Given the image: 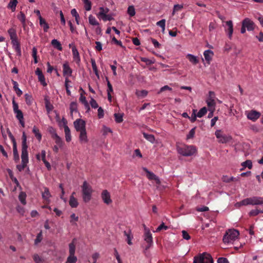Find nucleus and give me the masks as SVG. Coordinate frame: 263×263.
<instances>
[{"instance_id":"obj_33","label":"nucleus","mask_w":263,"mask_h":263,"mask_svg":"<svg viewBox=\"0 0 263 263\" xmlns=\"http://www.w3.org/2000/svg\"><path fill=\"white\" fill-rule=\"evenodd\" d=\"M70 114L71 116H72L73 112H77L78 111V104L77 102H72L70 104Z\"/></svg>"},{"instance_id":"obj_8","label":"nucleus","mask_w":263,"mask_h":263,"mask_svg":"<svg viewBox=\"0 0 263 263\" xmlns=\"http://www.w3.org/2000/svg\"><path fill=\"white\" fill-rule=\"evenodd\" d=\"M73 125L76 130L77 132H81L82 131L86 130V123L85 122L81 119H77L74 122Z\"/></svg>"},{"instance_id":"obj_50","label":"nucleus","mask_w":263,"mask_h":263,"mask_svg":"<svg viewBox=\"0 0 263 263\" xmlns=\"http://www.w3.org/2000/svg\"><path fill=\"white\" fill-rule=\"evenodd\" d=\"M43 239L42 232L41 231L39 233L37 234L36 237L34 240V244L37 245L39 243H40Z\"/></svg>"},{"instance_id":"obj_23","label":"nucleus","mask_w":263,"mask_h":263,"mask_svg":"<svg viewBox=\"0 0 263 263\" xmlns=\"http://www.w3.org/2000/svg\"><path fill=\"white\" fill-rule=\"evenodd\" d=\"M76 194L75 192H73L71 195L69 201V204L71 208H77L78 206L79 203L77 198L74 197Z\"/></svg>"},{"instance_id":"obj_19","label":"nucleus","mask_w":263,"mask_h":263,"mask_svg":"<svg viewBox=\"0 0 263 263\" xmlns=\"http://www.w3.org/2000/svg\"><path fill=\"white\" fill-rule=\"evenodd\" d=\"M251 205H262L263 204V197L260 196H253L251 197Z\"/></svg>"},{"instance_id":"obj_48","label":"nucleus","mask_w":263,"mask_h":263,"mask_svg":"<svg viewBox=\"0 0 263 263\" xmlns=\"http://www.w3.org/2000/svg\"><path fill=\"white\" fill-rule=\"evenodd\" d=\"M196 127H195L191 129V130L189 132V134L186 136V139H190L193 138L195 134V130H196Z\"/></svg>"},{"instance_id":"obj_6","label":"nucleus","mask_w":263,"mask_h":263,"mask_svg":"<svg viewBox=\"0 0 263 263\" xmlns=\"http://www.w3.org/2000/svg\"><path fill=\"white\" fill-rule=\"evenodd\" d=\"M215 135L216 138L218 139V142L221 143H226L232 139L231 136L222 134L221 130H217L215 132Z\"/></svg>"},{"instance_id":"obj_17","label":"nucleus","mask_w":263,"mask_h":263,"mask_svg":"<svg viewBox=\"0 0 263 263\" xmlns=\"http://www.w3.org/2000/svg\"><path fill=\"white\" fill-rule=\"evenodd\" d=\"M260 116V114L259 112L255 110H251L248 114L247 117L249 119L255 121L259 118Z\"/></svg>"},{"instance_id":"obj_12","label":"nucleus","mask_w":263,"mask_h":263,"mask_svg":"<svg viewBox=\"0 0 263 263\" xmlns=\"http://www.w3.org/2000/svg\"><path fill=\"white\" fill-rule=\"evenodd\" d=\"M214 96V92H209V97L206 101L207 105L210 108L209 110H215V102L213 98Z\"/></svg>"},{"instance_id":"obj_27","label":"nucleus","mask_w":263,"mask_h":263,"mask_svg":"<svg viewBox=\"0 0 263 263\" xmlns=\"http://www.w3.org/2000/svg\"><path fill=\"white\" fill-rule=\"evenodd\" d=\"M40 25L43 27L44 32H47L49 28L48 24L46 23V21L42 17L41 15L39 16Z\"/></svg>"},{"instance_id":"obj_58","label":"nucleus","mask_w":263,"mask_h":263,"mask_svg":"<svg viewBox=\"0 0 263 263\" xmlns=\"http://www.w3.org/2000/svg\"><path fill=\"white\" fill-rule=\"evenodd\" d=\"M33 258L35 263H43V259L37 254H34Z\"/></svg>"},{"instance_id":"obj_28","label":"nucleus","mask_w":263,"mask_h":263,"mask_svg":"<svg viewBox=\"0 0 263 263\" xmlns=\"http://www.w3.org/2000/svg\"><path fill=\"white\" fill-rule=\"evenodd\" d=\"M79 139L81 143H87L88 141L86 130H83L80 132Z\"/></svg>"},{"instance_id":"obj_51","label":"nucleus","mask_w":263,"mask_h":263,"mask_svg":"<svg viewBox=\"0 0 263 263\" xmlns=\"http://www.w3.org/2000/svg\"><path fill=\"white\" fill-rule=\"evenodd\" d=\"M127 13L130 16H134L135 15V9L133 6H130L127 9Z\"/></svg>"},{"instance_id":"obj_9","label":"nucleus","mask_w":263,"mask_h":263,"mask_svg":"<svg viewBox=\"0 0 263 263\" xmlns=\"http://www.w3.org/2000/svg\"><path fill=\"white\" fill-rule=\"evenodd\" d=\"M142 170L146 173V177L149 180H155L157 184H160L161 182L159 178L153 172L149 171L146 167H143Z\"/></svg>"},{"instance_id":"obj_2","label":"nucleus","mask_w":263,"mask_h":263,"mask_svg":"<svg viewBox=\"0 0 263 263\" xmlns=\"http://www.w3.org/2000/svg\"><path fill=\"white\" fill-rule=\"evenodd\" d=\"M92 189L87 181H85L82 186V198L84 202H88L91 199Z\"/></svg>"},{"instance_id":"obj_38","label":"nucleus","mask_w":263,"mask_h":263,"mask_svg":"<svg viewBox=\"0 0 263 263\" xmlns=\"http://www.w3.org/2000/svg\"><path fill=\"white\" fill-rule=\"evenodd\" d=\"M100 11L98 13V17H101L102 16H104V15H106L107 13L109 12V9L106 8H104L103 7H100Z\"/></svg>"},{"instance_id":"obj_53","label":"nucleus","mask_w":263,"mask_h":263,"mask_svg":"<svg viewBox=\"0 0 263 263\" xmlns=\"http://www.w3.org/2000/svg\"><path fill=\"white\" fill-rule=\"evenodd\" d=\"M168 229V227L164 224V222H162L156 230V232H158L161 230H166Z\"/></svg>"},{"instance_id":"obj_24","label":"nucleus","mask_w":263,"mask_h":263,"mask_svg":"<svg viewBox=\"0 0 263 263\" xmlns=\"http://www.w3.org/2000/svg\"><path fill=\"white\" fill-rule=\"evenodd\" d=\"M12 46L15 50L16 54L18 56L21 55V45L18 41H14V42L11 43Z\"/></svg>"},{"instance_id":"obj_57","label":"nucleus","mask_w":263,"mask_h":263,"mask_svg":"<svg viewBox=\"0 0 263 263\" xmlns=\"http://www.w3.org/2000/svg\"><path fill=\"white\" fill-rule=\"evenodd\" d=\"M7 133L9 138L10 139L12 142V144H16V142L15 139V138L14 137V136H13V135L12 134V133H11L9 129H7Z\"/></svg>"},{"instance_id":"obj_34","label":"nucleus","mask_w":263,"mask_h":263,"mask_svg":"<svg viewBox=\"0 0 263 263\" xmlns=\"http://www.w3.org/2000/svg\"><path fill=\"white\" fill-rule=\"evenodd\" d=\"M124 236H126V237H127L126 241H127V243L129 245H131L132 244V239L133 238V236L131 235L130 231V230H128V231H124Z\"/></svg>"},{"instance_id":"obj_43","label":"nucleus","mask_w":263,"mask_h":263,"mask_svg":"<svg viewBox=\"0 0 263 263\" xmlns=\"http://www.w3.org/2000/svg\"><path fill=\"white\" fill-rule=\"evenodd\" d=\"M84 4V8L86 11H89L91 9V3L89 0H82Z\"/></svg>"},{"instance_id":"obj_44","label":"nucleus","mask_w":263,"mask_h":263,"mask_svg":"<svg viewBox=\"0 0 263 263\" xmlns=\"http://www.w3.org/2000/svg\"><path fill=\"white\" fill-rule=\"evenodd\" d=\"M207 112V109L205 107H203L202 108H201L198 112L197 114V116L199 118L202 117L204 115L206 114Z\"/></svg>"},{"instance_id":"obj_3","label":"nucleus","mask_w":263,"mask_h":263,"mask_svg":"<svg viewBox=\"0 0 263 263\" xmlns=\"http://www.w3.org/2000/svg\"><path fill=\"white\" fill-rule=\"evenodd\" d=\"M239 232L235 229H230L227 231L223 237V241L224 243H231L238 238Z\"/></svg>"},{"instance_id":"obj_7","label":"nucleus","mask_w":263,"mask_h":263,"mask_svg":"<svg viewBox=\"0 0 263 263\" xmlns=\"http://www.w3.org/2000/svg\"><path fill=\"white\" fill-rule=\"evenodd\" d=\"M144 229V240L147 243V245L145 246V250H148L153 244V237L149 229L147 228H145Z\"/></svg>"},{"instance_id":"obj_14","label":"nucleus","mask_w":263,"mask_h":263,"mask_svg":"<svg viewBox=\"0 0 263 263\" xmlns=\"http://www.w3.org/2000/svg\"><path fill=\"white\" fill-rule=\"evenodd\" d=\"M35 73L37 76L39 81L41 82V83L44 86H46L47 83L45 82V79L41 69L39 68H36Z\"/></svg>"},{"instance_id":"obj_26","label":"nucleus","mask_w":263,"mask_h":263,"mask_svg":"<svg viewBox=\"0 0 263 263\" xmlns=\"http://www.w3.org/2000/svg\"><path fill=\"white\" fill-rule=\"evenodd\" d=\"M12 83L13 85V89L15 91L16 95L18 97H20L22 94V91L18 88V84L16 81H14L13 80H11Z\"/></svg>"},{"instance_id":"obj_59","label":"nucleus","mask_w":263,"mask_h":263,"mask_svg":"<svg viewBox=\"0 0 263 263\" xmlns=\"http://www.w3.org/2000/svg\"><path fill=\"white\" fill-rule=\"evenodd\" d=\"M17 18L21 23H24L26 21L25 15L22 12H20V14L17 15Z\"/></svg>"},{"instance_id":"obj_21","label":"nucleus","mask_w":263,"mask_h":263,"mask_svg":"<svg viewBox=\"0 0 263 263\" xmlns=\"http://www.w3.org/2000/svg\"><path fill=\"white\" fill-rule=\"evenodd\" d=\"M72 52L73 60L76 62L77 64H79L80 62L81 59L79 53L76 46H74L72 47Z\"/></svg>"},{"instance_id":"obj_22","label":"nucleus","mask_w":263,"mask_h":263,"mask_svg":"<svg viewBox=\"0 0 263 263\" xmlns=\"http://www.w3.org/2000/svg\"><path fill=\"white\" fill-rule=\"evenodd\" d=\"M214 53L211 50H206L204 51L203 53L204 57L206 63L210 64L211 61L212 60V57Z\"/></svg>"},{"instance_id":"obj_16","label":"nucleus","mask_w":263,"mask_h":263,"mask_svg":"<svg viewBox=\"0 0 263 263\" xmlns=\"http://www.w3.org/2000/svg\"><path fill=\"white\" fill-rule=\"evenodd\" d=\"M62 121H63L64 124V132L65 134V139L67 142H70L71 140L70 130L68 126L66 125L67 122L65 119H63Z\"/></svg>"},{"instance_id":"obj_31","label":"nucleus","mask_w":263,"mask_h":263,"mask_svg":"<svg viewBox=\"0 0 263 263\" xmlns=\"http://www.w3.org/2000/svg\"><path fill=\"white\" fill-rule=\"evenodd\" d=\"M13 159L14 160L17 162L20 160L19 154L17 149V145L14 144L13 145Z\"/></svg>"},{"instance_id":"obj_63","label":"nucleus","mask_w":263,"mask_h":263,"mask_svg":"<svg viewBox=\"0 0 263 263\" xmlns=\"http://www.w3.org/2000/svg\"><path fill=\"white\" fill-rule=\"evenodd\" d=\"M90 104V105L92 108H97L98 107V104L97 101L93 98L91 99Z\"/></svg>"},{"instance_id":"obj_25","label":"nucleus","mask_w":263,"mask_h":263,"mask_svg":"<svg viewBox=\"0 0 263 263\" xmlns=\"http://www.w3.org/2000/svg\"><path fill=\"white\" fill-rule=\"evenodd\" d=\"M76 241L75 238L73 239L72 242L69 244V255H74L76 251Z\"/></svg>"},{"instance_id":"obj_37","label":"nucleus","mask_w":263,"mask_h":263,"mask_svg":"<svg viewBox=\"0 0 263 263\" xmlns=\"http://www.w3.org/2000/svg\"><path fill=\"white\" fill-rule=\"evenodd\" d=\"M17 4V0H11L8 4V8H10L12 11H14Z\"/></svg>"},{"instance_id":"obj_55","label":"nucleus","mask_w":263,"mask_h":263,"mask_svg":"<svg viewBox=\"0 0 263 263\" xmlns=\"http://www.w3.org/2000/svg\"><path fill=\"white\" fill-rule=\"evenodd\" d=\"M157 25L158 26H160L162 28V31H164L165 30V20L163 19V20H161L158 21L157 23Z\"/></svg>"},{"instance_id":"obj_10","label":"nucleus","mask_w":263,"mask_h":263,"mask_svg":"<svg viewBox=\"0 0 263 263\" xmlns=\"http://www.w3.org/2000/svg\"><path fill=\"white\" fill-rule=\"evenodd\" d=\"M72 70L70 67L67 62H65L63 64V74L64 77H69L71 76Z\"/></svg>"},{"instance_id":"obj_46","label":"nucleus","mask_w":263,"mask_h":263,"mask_svg":"<svg viewBox=\"0 0 263 263\" xmlns=\"http://www.w3.org/2000/svg\"><path fill=\"white\" fill-rule=\"evenodd\" d=\"M115 121L117 123H121L123 121V115L121 114H114Z\"/></svg>"},{"instance_id":"obj_15","label":"nucleus","mask_w":263,"mask_h":263,"mask_svg":"<svg viewBox=\"0 0 263 263\" xmlns=\"http://www.w3.org/2000/svg\"><path fill=\"white\" fill-rule=\"evenodd\" d=\"M226 24L228 28L226 29V31L228 33L229 38L231 40L233 33V25L232 21H228L226 22Z\"/></svg>"},{"instance_id":"obj_1","label":"nucleus","mask_w":263,"mask_h":263,"mask_svg":"<svg viewBox=\"0 0 263 263\" xmlns=\"http://www.w3.org/2000/svg\"><path fill=\"white\" fill-rule=\"evenodd\" d=\"M22 152H21V159H22V164L17 165L16 166L17 169L20 171L22 172L27 166V164L28 163V145L27 144V136L25 133H23L22 137Z\"/></svg>"},{"instance_id":"obj_41","label":"nucleus","mask_w":263,"mask_h":263,"mask_svg":"<svg viewBox=\"0 0 263 263\" xmlns=\"http://www.w3.org/2000/svg\"><path fill=\"white\" fill-rule=\"evenodd\" d=\"M251 197L246 198L242 201H241L240 202L237 203V204H239L240 205H251Z\"/></svg>"},{"instance_id":"obj_36","label":"nucleus","mask_w":263,"mask_h":263,"mask_svg":"<svg viewBox=\"0 0 263 263\" xmlns=\"http://www.w3.org/2000/svg\"><path fill=\"white\" fill-rule=\"evenodd\" d=\"M32 132L34 133L36 138L40 141L42 139V135L40 133L39 129L35 126H34L32 129Z\"/></svg>"},{"instance_id":"obj_56","label":"nucleus","mask_w":263,"mask_h":263,"mask_svg":"<svg viewBox=\"0 0 263 263\" xmlns=\"http://www.w3.org/2000/svg\"><path fill=\"white\" fill-rule=\"evenodd\" d=\"M183 8V6L179 4L175 5L173 8V12L172 15H174L175 13L177 11L181 10Z\"/></svg>"},{"instance_id":"obj_20","label":"nucleus","mask_w":263,"mask_h":263,"mask_svg":"<svg viewBox=\"0 0 263 263\" xmlns=\"http://www.w3.org/2000/svg\"><path fill=\"white\" fill-rule=\"evenodd\" d=\"M11 43L18 41L16 31L13 28H11L8 30Z\"/></svg>"},{"instance_id":"obj_39","label":"nucleus","mask_w":263,"mask_h":263,"mask_svg":"<svg viewBox=\"0 0 263 263\" xmlns=\"http://www.w3.org/2000/svg\"><path fill=\"white\" fill-rule=\"evenodd\" d=\"M222 180L223 182L229 183L231 181H236L237 179L233 177H229L228 176H223L222 178Z\"/></svg>"},{"instance_id":"obj_62","label":"nucleus","mask_w":263,"mask_h":263,"mask_svg":"<svg viewBox=\"0 0 263 263\" xmlns=\"http://www.w3.org/2000/svg\"><path fill=\"white\" fill-rule=\"evenodd\" d=\"M98 116L99 119L104 117V110L101 107H99L98 109Z\"/></svg>"},{"instance_id":"obj_18","label":"nucleus","mask_w":263,"mask_h":263,"mask_svg":"<svg viewBox=\"0 0 263 263\" xmlns=\"http://www.w3.org/2000/svg\"><path fill=\"white\" fill-rule=\"evenodd\" d=\"M44 190V192H43L42 193V198L46 203H49L50 202L49 198L51 196L49 192V190L47 187H45Z\"/></svg>"},{"instance_id":"obj_47","label":"nucleus","mask_w":263,"mask_h":263,"mask_svg":"<svg viewBox=\"0 0 263 263\" xmlns=\"http://www.w3.org/2000/svg\"><path fill=\"white\" fill-rule=\"evenodd\" d=\"M241 165L244 168L248 167L249 169H251L252 167V163L251 160H247L246 161L242 162Z\"/></svg>"},{"instance_id":"obj_11","label":"nucleus","mask_w":263,"mask_h":263,"mask_svg":"<svg viewBox=\"0 0 263 263\" xmlns=\"http://www.w3.org/2000/svg\"><path fill=\"white\" fill-rule=\"evenodd\" d=\"M101 198L103 202L106 204H109L112 202L110 193L106 190H104L102 191L101 193Z\"/></svg>"},{"instance_id":"obj_45","label":"nucleus","mask_w":263,"mask_h":263,"mask_svg":"<svg viewBox=\"0 0 263 263\" xmlns=\"http://www.w3.org/2000/svg\"><path fill=\"white\" fill-rule=\"evenodd\" d=\"M52 139L55 141V143L59 146L61 147L63 144V141L61 138L58 136H56L52 138Z\"/></svg>"},{"instance_id":"obj_64","label":"nucleus","mask_w":263,"mask_h":263,"mask_svg":"<svg viewBox=\"0 0 263 263\" xmlns=\"http://www.w3.org/2000/svg\"><path fill=\"white\" fill-rule=\"evenodd\" d=\"M217 263H229L228 260L224 257H220L217 260Z\"/></svg>"},{"instance_id":"obj_52","label":"nucleus","mask_w":263,"mask_h":263,"mask_svg":"<svg viewBox=\"0 0 263 263\" xmlns=\"http://www.w3.org/2000/svg\"><path fill=\"white\" fill-rule=\"evenodd\" d=\"M48 131L49 133V134L51 135L52 138L58 135L56 133V130L55 129V128H54L52 126H49L48 127Z\"/></svg>"},{"instance_id":"obj_32","label":"nucleus","mask_w":263,"mask_h":263,"mask_svg":"<svg viewBox=\"0 0 263 263\" xmlns=\"http://www.w3.org/2000/svg\"><path fill=\"white\" fill-rule=\"evenodd\" d=\"M27 197V195L24 192H21L18 195V199L21 203L23 205L26 204V198Z\"/></svg>"},{"instance_id":"obj_60","label":"nucleus","mask_w":263,"mask_h":263,"mask_svg":"<svg viewBox=\"0 0 263 263\" xmlns=\"http://www.w3.org/2000/svg\"><path fill=\"white\" fill-rule=\"evenodd\" d=\"M106 81H107V92H109V93H111L112 92H113V88H112V86L111 84V83H110L108 78H106Z\"/></svg>"},{"instance_id":"obj_42","label":"nucleus","mask_w":263,"mask_h":263,"mask_svg":"<svg viewBox=\"0 0 263 263\" xmlns=\"http://www.w3.org/2000/svg\"><path fill=\"white\" fill-rule=\"evenodd\" d=\"M77 257L74 255H69L67 259V263H76L77 261Z\"/></svg>"},{"instance_id":"obj_61","label":"nucleus","mask_w":263,"mask_h":263,"mask_svg":"<svg viewBox=\"0 0 263 263\" xmlns=\"http://www.w3.org/2000/svg\"><path fill=\"white\" fill-rule=\"evenodd\" d=\"M101 18L105 22L114 20V18L111 15L107 14H106V15H104L103 16H102Z\"/></svg>"},{"instance_id":"obj_40","label":"nucleus","mask_w":263,"mask_h":263,"mask_svg":"<svg viewBox=\"0 0 263 263\" xmlns=\"http://www.w3.org/2000/svg\"><path fill=\"white\" fill-rule=\"evenodd\" d=\"M89 23L91 25H98L99 26V24L96 19V18L92 16V15H90L88 17Z\"/></svg>"},{"instance_id":"obj_54","label":"nucleus","mask_w":263,"mask_h":263,"mask_svg":"<svg viewBox=\"0 0 263 263\" xmlns=\"http://www.w3.org/2000/svg\"><path fill=\"white\" fill-rule=\"evenodd\" d=\"M148 92L146 90H142L141 91H137L136 95L138 97H145L147 95Z\"/></svg>"},{"instance_id":"obj_49","label":"nucleus","mask_w":263,"mask_h":263,"mask_svg":"<svg viewBox=\"0 0 263 263\" xmlns=\"http://www.w3.org/2000/svg\"><path fill=\"white\" fill-rule=\"evenodd\" d=\"M259 213L260 210L256 208L255 209H253L250 211L248 214L250 217H253L258 215Z\"/></svg>"},{"instance_id":"obj_30","label":"nucleus","mask_w":263,"mask_h":263,"mask_svg":"<svg viewBox=\"0 0 263 263\" xmlns=\"http://www.w3.org/2000/svg\"><path fill=\"white\" fill-rule=\"evenodd\" d=\"M51 45L54 47V48H56L57 49L62 51L63 49L62 45L61 43L58 41L56 39H53L51 41Z\"/></svg>"},{"instance_id":"obj_29","label":"nucleus","mask_w":263,"mask_h":263,"mask_svg":"<svg viewBox=\"0 0 263 263\" xmlns=\"http://www.w3.org/2000/svg\"><path fill=\"white\" fill-rule=\"evenodd\" d=\"M186 58L189 60V61L194 65H196L199 62V60L198 58L191 54H187Z\"/></svg>"},{"instance_id":"obj_35","label":"nucleus","mask_w":263,"mask_h":263,"mask_svg":"<svg viewBox=\"0 0 263 263\" xmlns=\"http://www.w3.org/2000/svg\"><path fill=\"white\" fill-rule=\"evenodd\" d=\"M143 137L148 141L153 143L155 141V137L153 135L148 134L145 133H143Z\"/></svg>"},{"instance_id":"obj_13","label":"nucleus","mask_w":263,"mask_h":263,"mask_svg":"<svg viewBox=\"0 0 263 263\" xmlns=\"http://www.w3.org/2000/svg\"><path fill=\"white\" fill-rule=\"evenodd\" d=\"M242 24L246 27L248 31H252L255 28V24L249 18H245L242 21Z\"/></svg>"},{"instance_id":"obj_5","label":"nucleus","mask_w":263,"mask_h":263,"mask_svg":"<svg viewBox=\"0 0 263 263\" xmlns=\"http://www.w3.org/2000/svg\"><path fill=\"white\" fill-rule=\"evenodd\" d=\"M194 263H213V259L210 254L203 253L194 257Z\"/></svg>"},{"instance_id":"obj_4","label":"nucleus","mask_w":263,"mask_h":263,"mask_svg":"<svg viewBox=\"0 0 263 263\" xmlns=\"http://www.w3.org/2000/svg\"><path fill=\"white\" fill-rule=\"evenodd\" d=\"M177 151L178 153L186 157L193 155L197 152L195 146L187 145H184L182 147H178Z\"/></svg>"}]
</instances>
